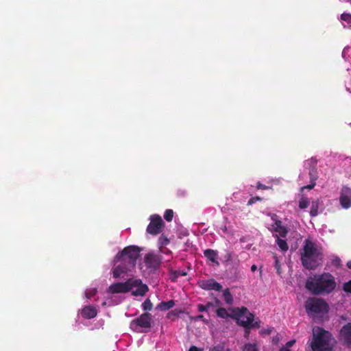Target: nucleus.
<instances>
[{"label":"nucleus","mask_w":351,"mask_h":351,"mask_svg":"<svg viewBox=\"0 0 351 351\" xmlns=\"http://www.w3.org/2000/svg\"><path fill=\"white\" fill-rule=\"evenodd\" d=\"M223 297L228 304H232L233 302V298L228 289H225L223 291Z\"/></svg>","instance_id":"obj_23"},{"label":"nucleus","mask_w":351,"mask_h":351,"mask_svg":"<svg viewBox=\"0 0 351 351\" xmlns=\"http://www.w3.org/2000/svg\"><path fill=\"white\" fill-rule=\"evenodd\" d=\"M160 252L162 253H167V254H171V252L169 250H167L164 249V248H160Z\"/></svg>","instance_id":"obj_46"},{"label":"nucleus","mask_w":351,"mask_h":351,"mask_svg":"<svg viewBox=\"0 0 351 351\" xmlns=\"http://www.w3.org/2000/svg\"><path fill=\"white\" fill-rule=\"evenodd\" d=\"M322 258V253L315 244L306 239L303 246V252L301 253L302 265L307 269H315L321 264Z\"/></svg>","instance_id":"obj_2"},{"label":"nucleus","mask_w":351,"mask_h":351,"mask_svg":"<svg viewBox=\"0 0 351 351\" xmlns=\"http://www.w3.org/2000/svg\"><path fill=\"white\" fill-rule=\"evenodd\" d=\"M335 340L328 331L316 326L313 329L311 347L313 351H332Z\"/></svg>","instance_id":"obj_3"},{"label":"nucleus","mask_w":351,"mask_h":351,"mask_svg":"<svg viewBox=\"0 0 351 351\" xmlns=\"http://www.w3.org/2000/svg\"><path fill=\"white\" fill-rule=\"evenodd\" d=\"M274 231L278 233V237H285L287 234L286 227L282 225V221L277 220L275 222Z\"/></svg>","instance_id":"obj_17"},{"label":"nucleus","mask_w":351,"mask_h":351,"mask_svg":"<svg viewBox=\"0 0 351 351\" xmlns=\"http://www.w3.org/2000/svg\"><path fill=\"white\" fill-rule=\"evenodd\" d=\"M343 289L345 292L351 293V287H343Z\"/></svg>","instance_id":"obj_44"},{"label":"nucleus","mask_w":351,"mask_h":351,"mask_svg":"<svg viewBox=\"0 0 351 351\" xmlns=\"http://www.w3.org/2000/svg\"><path fill=\"white\" fill-rule=\"evenodd\" d=\"M316 185V182H310V184L306 185V186H304L302 188V189H308V190H311V189H313Z\"/></svg>","instance_id":"obj_35"},{"label":"nucleus","mask_w":351,"mask_h":351,"mask_svg":"<svg viewBox=\"0 0 351 351\" xmlns=\"http://www.w3.org/2000/svg\"><path fill=\"white\" fill-rule=\"evenodd\" d=\"M347 266H348V267L349 269H351V261H348V262L347 263Z\"/></svg>","instance_id":"obj_51"},{"label":"nucleus","mask_w":351,"mask_h":351,"mask_svg":"<svg viewBox=\"0 0 351 351\" xmlns=\"http://www.w3.org/2000/svg\"><path fill=\"white\" fill-rule=\"evenodd\" d=\"M295 343V340H291V341H288L287 343H286V348H289V347H291L294 343Z\"/></svg>","instance_id":"obj_42"},{"label":"nucleus","mask_w":351,"mask_h":351,"mask_svg":"<svg viewBox=\"0 0 351 351\" xmlns=\"http://www.w3.org/2000/svg\"><path fill=\"white\" fill-rule=\"evenodd\" d=\"M319 208V199H316L311 202V206L310 210V215L311 217H315L318 214Z\"/></svg>","instance_id":"obj_21"},{"label":"nucleus","mask_w":351,"mask_h":351,"mask_svg":"<svg viewBox=\"0 0 351 351\" xmlns=\"http://www.w3.org/2000/svg\"><path fill=\"white\" fill-rule=\"evenodd\" d=\"M341 259L339 257H336L332 260V264L336 267H339L341 265Z\"/></svg>","instance_id":"obj_37"},{"label":"nucleus","mask_w":351,"mask_h":351,"mask_svg":"<svg viewBox=\"0 0 351 351\" xmlns=\"http://www.w3.org/2000/svg\"><path fill=\"white\" fill-rule=\"evenodd\" d=\"M339 202L343 208H349L351 206V189L343 186L340 192Z\"/></svg>","instance_id":"obj_11"},{"label":"nucleus","mask_w":351,"mask_h":351,"mask_svg":"<svg viewBox=\"0 0 351 351\" xmlns=\"http://www.w3.org/2000/svg\"><path fill=\"white\" fill-rule=\"evenodd\" d=\"M193 319H194L195 321H197V320H202L204 322H206L204 318V316L202 315H197L196 317H191Z\"/></svg>","instance_id":"obj_40"},{"label":"nucleus","mask_w":351,"mask_h":351,"mask_svg":"<svg viewBox=\"0 0 351 351\" xmlns=\"http://www.w3.org/2000/svg\"><path fill=\"white\" fill-rule=\"evenodd\" d=\"M309 205V201L307 197H302L299 201V207L301 209L307 208Z\"/></svg>","instance_id":"obj_25"},{"label":"nucleus","mask_w":351,"mask_h":351,"mask_svg":"<svg viewBox=\"0 0 351 351\" xmlns=\"http://www.w3.org/2000/svg\"><path fill=\"white\" fill-rule=\"evenodd\" d=\"M307 280L305 285H336L335 278L330 273L315 274Z\"/></svg>","instance_id":"obj_8"},{"label":"nucleus","mask_w":351,"mask_h":351,"mask_svg":"<svg viewBox=\"0 0 351 351\" xmlns=\"http://www.w3.org/2000/svg\"><path fill=\"white\" fill-rule=\"evenodd\" d=\"M256 188L258 189H266L267 187L265 185L261 184V182H258Z\"/></svg>","instance_id":"obj_41"},{"label":"nucleus","mask_w":351,"mask_h":351,"mask_svg":"<svg viewBox=\"0 0 351 351\" xmlns=\"http://www.w3.org/2000/svg\"><path fill=\"white\" fill-rule=\"evenodd\" d=\"M228 348H226L225 344L223 343H219L215 346L213 348L210 350V351H229Z\"/></svg>","instance_id":"obj_27"},{"label":"nucleus","mask_w":351,"mask_h":351,"mask_svg":"<svg viewBox=\"0 0 351 351\" xmlns=\"http://www.w3.org/2000/svg\"><path fill=\"white\" fill-rule=\"evenodd\" d=\"M256 269H257V266L256 265H252L251 266V271L252 272H254L255 271H256Z\"/></svg>","instance_id":"obj_47"},{"label":"nucleus","mask_w":351,"mask_h":351,"mask_svg":"<svg viewBox=\"0 0 351 351\" xmlns=\"http://www.w3.org/2000/svg\"><path fill=\"white\" fill-rule=\"evenodd\" d=\"M175 305V302L173 300H169L167 302H162L158 304L156 306V309L159 311H167L172 308Z\"/></svg>","instance_id":"obj_18"},{"label":"nucleus","mask_w":351,"mask_h":351,"mask_svg":"<svg viewBox=\"0 0 351 351\" xmlns=\"http://www.w3.org/2000/svg\"><path fill=\"white\" fill-rule=\"evenodd\" d=\"M261 200V198L260 197H253L252 198H250L247 202V205H252L253 204H254L256 201H260Z\"/></svg>","instance_id":"obj_34"},{"label":"nucleus","mask_w":351,"mask_h":351,"mask_svg":"<svg viewBox=\"0 0 351 351\" xmlns=\"http://www.w3.org/2000/svg\"><path fill=\"white\" fill-rule=\"evenodd\" d=\"M343 285H351V280L348 282H344Z\"/></svg>","instance_id":"obj_52"},{"label":"nucleus","mask_w":351,"mask_h":351,"mask_svg":"<svg viewBox=\"0 0 351 351\" xmlns=\"http://www.w3.org/2000/svg\"><path fill=\"white\" fill-rule=\"evenodd\" d=\"M142 306L144 311H150L152 308V304L149 299H146Z\"/></svg>","instance_id":"obj_29"},{"label":"nucleus","mask_w":351,"mask_h":351,"mask_svg":"<svg viewBox=\"0 0 351 351\" xmlns=\"http://www.w3.org/2000/svg\"><path fill=\"white\" fill-rule=\"evenodd\" d=\"M189 351H202L201 349L197 348L196 346H191Z\"/></svg>","instance_id":"obj_43"},{"label":"nucleus","mask_w":351,"mask_h":351,"mask_svg":"<svg viewBox=\"0 0 351 351\" xmlns=\"http://www.w3.org/2000/svg\"><path fill=\"white\" fill-rule=\"evenodd\" d=\"M82 315L86 319H91L97 315V311L93 306H86L82 309Z\"/></svg>","instance_id":"obj_16"},{"label":"nucleus","mask_w":351,"mask_h":351,"mask_svg":"<svg viewBox=\"0 0 351 351\" xmlns=\"http://www.w3.org/2000/svg\"><path fill=\"white\" fill-rule=\"evenodd\" d=\"M97 293V289L95 288H92V289H86L85 291V295L87 298H90L91 297H93V295H95V294Z\"/></svg>","instance_id":"obj_31"},{"label":"nucleus","mask_w":351,"mask_h":351,"mask_svg":"<svg viewBox=\"0 0 351 351\" xmlns=\"http://www.w3.org/2000/svg\"><path fill=\"white\" fill-rule=\"evenodd\" d=\"M182 313V311H179L178 309H175L173 311H171L169 312L167 315V317L171 319H174L176 317H177L180 313Z\"/></svg>","instance_id":"obj_28"},{"label":"nucleus","mask_w":351,"mask_h":351,"mask_svg":"<svg viewBox=\"0 0 351 351\" xmlns=\"http://www.w3.org/2000/svg\"><path fill=\"white\" fill-rule=\"evenodd\" d=\"M202 287L204 289H208V290L215 289L217 291H219L222 287L217 286V287Z\"/></svg>","instance_id":"obj_38"},{"label":"nucleus","mask_w":351,"mask_h":351,"mask_svg":"<svg viewBox=\"0 0 351 351\" xmlns=\"http://www.w3.org/2000/svg\"><path fill=\"white\" fill-rule=\"evenodd\" d=\"M306 313L315 321H320L328 312V305L322 299L309 298L305 302Z\"/></svg>","instance_id":"obj_4"},{"label":"nucleus","mask_w":351,"mask_h":351,"mask_svg":"<svg viewBox=\"0 0 351 351\" xmlns=\"http://www.w3.org/2000/svg\"><path fill=\"white\" fill-rule=\"evenodd\" d=\"M162 262V256L153 252L144 256L143 263L141 266V270L143 276L148 278L151 275H154L159 270Z\"/></svg>","instance_id":"obj_5"},{"label":"nucleus","mask_w":351,"mask_h":351,"mask_svg":"<svg viewBox=\"0 0 351 351\" xmlns=\"http://www.w3.org/2000/svg\"><path fill=\"white\" fill-rule=\"evenodd\" d=\"M340 335L348 346L351 347V322L348 323L341 328Z\"/></svg>","instance_id":"obj_14"},{"label":"nucleus","mask_w":351,"mask_h":351,"mask_svg":"<svg viewBox=\"0 0 351 351\" xmlns=\"http://www.w3.org/2000/svg\"><path fill=\"white\" fill-rule=\"evenodd\" d=\"M232 313V318L237 319L240 325L247 328H259V322L254 321V315L245 307L231 308Z\"/></svg>","instance_id":"obj_6"},{"label":"nucleus","mask_w":351,"mask_h":351,"mask_svg":"<svg viewBox=\"0 0 351 351\" xmlns=\"http://www.w3.org/2000/svg\"><path fill=\"white\" fill-rule=\"evenodd\" d=\"M274 258H275V265H274V266H275V268H276V271H277V273H278V274H280V272H281V271H280V263H279V261H278V258H277L276 256H275Z\"/></svg>","instance_id":"obj_33"},{"label":"nucleus","mask_w":351,"mask_h":351,"mask_svg":"<svg viewBox=\"0 0 351 351\" xmlns=\"http://www.w3.org/2000/svg\"><path fill=\"white\" fill-rule=\"evenodd\" d=\"M152 315L149 313H145L137 319L131 322L130 328L134 330H138V327L149 328L152 326Z\"/></svg>","instance_id":"obj_10"},{"label":"nucleus","mask_w":351,"mask_h":351,"mask_svg":"<svg viewBox=\"0 0 351 351\" xmlns=\"http://www.w3.org/2000/svg\"><path fill=\"white\" fill-rule=\"evenodd\" d=\"M206 285H213V286H215V285H220L217 282L213 280L211 282H210L208 284H206Z\"/></svg>","instance_id":"obj_45"},{"label":"nucleus","mask_w":351,"mask_h":351,"mask_svg":"<svg viewBox=\"0 0 351 351\" xmlns=\"http://www.w3.org/2000/svg\"><path fill=\"white\" fill-rule=\"evenodd\" d=\"M226 261H231L232 260V254L230 252H227L224 256Z\"/></svg>","instance_id":"obj_39"},{"label":"nucleus","mask_w":351,"mask_h":351,"mask_svg":"<svg viewBox=\"0 0 351 351\" xmlns=\"http://www.w3.org/2000/svg\"><path fill=\"white\" fill-rule=\"evenodd\" d=\"M220 304H221V302L218 299H216L215 306H219Z\"/></svg>","instance_id":"obj_50"},{"label":"nucleus","mask_w":351,"mask_h":351,"mask_svg":"<svg viewBox=\"0 0 351 351\" xmlns=\"http://www.w3.org/2000/svg\"><path fill=\"white\" fill-rule=\"evenodd\" d=\"M267 334H270L271 333V330H267Z\"/></svg>","instance_id":"obj_53"},{"label":"nucleus","mask_w":351,"mask_h":351,"mask_svg":"<svg viewBox=\"0 0 351 351\" xmlns=\"http://www.w3.org/2000/svg\"><path fill=\"white\" fill-rule=\"evenodd\" d=\"M173 217V211L171 209H167L165 210L164 214V218L166 221L168 222H170L172 221Z\"/></svg>","instance_id":"obj_26"},{"label":"nucleus","mask_w":351,"mask_h":351,"mask_svg":"<svg viewBox=\"0 0 351 351\" xmlns=\"http://www.w3.org/2000/svg\"><path fill=\"white\" fill-rule=\"evenodd\" d=\"M204 255L208 261L213 263L217 266L219 265V263L217 261L218 253L217 251L211 249H206L204 251Z\"/></svg>","instance_id":"obj_15"},{"label":"nucleus","mask_w":351,"mask_h":351,"mask_svg":"<svg viewBox=\"0 0 351 351\" xmlns=\"http://www.w3.org/2000/svg\"><path fill=\"white\" fill-rule=\"evenodd\" d=\"M217 315L219 317L223 318V319H228L229 317L232 318V314L230 315L226 308H219L216 310Z\"/></svg>","instance_id":"obj_20"},{"label":"nucleus","mask_w":351,"mask_h":351,"mask_svg":"<svg viewBox=\"0 0 351 351\" xmlns=\"http://www.w3.org/2000/svg\"><path fill=\"white\" fill-rule=\"evenodd\" d=\"M186 276V272L181 270L171 271L169 275V279L171 282H176L177 279L181 276Z\"/></svg>","instance_id":"obj_19"},{"label":"nucleus","mask_w":351,"mask_h":351,"mask_svg":"<svg viewBox=\"0 0 351 351\" xmlns=\"http://www.w3.org/2000/svg\"><path fill=\"white\" fill-rule=\"evenodd\" d=\"M165 223L158 215H153L150 217V222L147 227V232L156 235L162 231Z\"/></svg>","instance_id":"obj_9"},{"label":"nucleus","mask_w":351,"mask_h":351,"mask_svg":"<svg viewBox=\"0 0 351 351\" xmlns=\"http://www.w3.org/2000/svg\"><path fill=\"white\" fill-rule=\"evenodd\" d=\"M208 310V306L206 305H202V304H199L198 305V311H200V312H204V311H207Z\"/></svg>","instance_id":"obj_36"},{"label":"nucleus","mask_w":351,"mask_h":351,"mask_svg":"<svg viewBox=\"0 0 351 351\" xmlns=\"http://www.w3.org/2000/svg\"><path fill=\"white\" fill-rule=\"evenodd\" d=\"M279 351H290V350L287 348H285V347H282L280 349Z\"/></svg>","instance_id":"obj_49"},{"label":"nucleus","mask_w":351,"mask_h":351,"mask_svg":"<svg viewBox=\"0 0 351 351\" xmlns=\"http://www.w3.org/2000/svg\"><path fill=\"white\" fill-rule=\"evenodd\" d=\"M206 306H208V308L209 309L210 307H213L215 306V304L211 303V302H208L206 304Z\"/></svg>","instance_id":"obj_48"},{"label":"nucleus","mask_w":351,"mask_h":351,"mask_svg":"<svg viewBox=\"0 0 351 351\" xmlns=\"http://www.w3.org/2000/svg\"><path fill=\"white\" fill-rule=\"evenodd\" d=\"M133 287H108L106 290L107 298H112L117 293H124L132 291V295H144L148 291V287H137L135 291H132Z\"/></svg>","instance_id":"obj_7"},{"label":"nucleus","mask_w":351,"mask_h":351,"mask_svg":"<svg viewBox=\"0 0 351 351\" xmlns=\"http://www.w3.org/2000/svg\"><path fill=\"white\" fill-rule=\"evenodd\" d=\"M243 351H259L256 343H246L243 346Z\"/></svg>","instance_id":"obj_24"},{"label":"nucleus","mask_w":351,"mask_h":351,"mask_svg":"<svg viewBox=\"0 0 351 351\" xmlns=\"http://www.w3.org/2000/svg\"><path fill=\"white\" fill-rule=\"evenodd\" d=\"M317 161L315 158H311L306 161V165L308 167V176L310 182H316L318 178V173L317 171Z\"/></svg>","instance_id":"obj_12"},{"label":"nucleus","mask_w":351,"mask_h":351,"mask_svg":"<svg viewBox=\"0 0 351 351\" xmlns=\"http://www.w3.org/2000/svg\"><path fill=\"white\" fill-rule=\"evenodd\" d=\"M341 19L342 21L346 22L348 24L351 23V14L350 13H343L341 15Z\"/></svg>","instance_id":"obj_30"},{"label":"nucleus","mask_w":351,"mask_h":351,"mask_svg":"<svg viewBox=\"0 0 351 351\" xmlns=\"http://www.w3.org/2000/svg\"><path fill=\"white\" fill-rule=\"evenodd\" d=\"M141 248L136 245L125 247L114 258V268L112 274L114 278L121 279L124 282H118L111 285H146L141 279L135 278L130 273L136 267L140 256Z\"/></svg>","instance_id":"obj_1"},{"label":"nucleus","mask_w":351,"mask_h":351,"mask_svg":"<svg viewBox=\"0 0 351 351\" xmlns=\"http://www.w3.org/2000/svg\"><path fill=\"white\" fill-rule=\"evenodd\" d=\"M311 294L325 295L331 293L335 287H305Z\"/></svg>","instance_id":"obj_13"},{"label":"nucleus","mask_w":351,"mask_h":351,"mask_svg":"<svg viewBox=\"0 0 351 351\" xmlns=\"http://www.w3.org/2000/svg\"><path fill=\"white\" fill-rule=\"evenodd\" d=\"M276 243L282 251L286 252L288 250L289 247L287 241L280 239L278 234H276Z\"/></svg>","instance_id":"obj_22"},{"label":"nucleus","mask_w":351,"mask_h":351,"mask_svg":"<svg viewBox=\"0 0 351 351\" xmlns=\"http://www.w3.org/2000/svg\"><path fill=\"white\" fill-rule=\"evenodd\" d=\"M169 243V239L165 237L164 235H161L159 239H158V243L161 245V246H164V245H167L168 243Z\"/></svg>","instance_id":"obj_32"}]
</instances>
